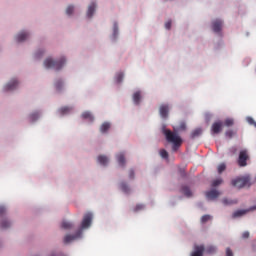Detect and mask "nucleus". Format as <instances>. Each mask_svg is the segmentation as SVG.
Here are the masks:
<instances>
[{
    "label": "nucleus",
    "instance_id": "1",
    "mask_svg": "<svg viewBox=\"0 0 256 256\" xmlns=\"http://www.w3.org/2000/svg\"><path fill=\"white\" fill-rule=\"evenodd\" d=\"M92 221H93V214L86 213L83 217L80 229L76 232L75 235H66L64 237V243L68 244V243H71L72 241H75V239L81 238V235L83 234V229H89V227H91Z\"/></svg>",
    "mask_w": 256,
    "mask_h": 256
},
{
    "label": "nucleus",
    "instance_id": "2",
    "mask_svg": "<svg viewBox=\"0 0 256 256\" xmlns=\"http://www.w3.org/2000/svg\"><path fill=\"white\" fill-rule=\"evenodd\" d=\"M164 135L168 143L173 144V151H177V148L181 147L183 139H181L179 134L172 132L171 130H164Z\"/></svg>",
    "mask_w": 256,
    "mask_h": 256
},
{
    "label": "nucleus",
    "instance_id": "3",
    "mask_svg": "<svg viewBox=\"0 0 256 256\" xmlns=\"http://www.w3.org/2000/svg\"><path fill=\"white\" fill-rule=\"evenodd\" d=\"M66 61L67 60L64 57L58 61L53 60V58H47L44 61V66L46 69H55L56 71H59V69H62L63 65H65Z\"/></svg>",
    "mask_w": 256,
    "mask_h": 256
},
{
    "label": "nucleus",
    "instance_id": "4",
    "mask_svg": "<svg viewBox=\"0 0 256 256\" xmlns=\"http://www.w3.org/2000/svg\"><path fill=\"white\" fill-rule=\"evenodd\" d=\"M249 177L236 178L232 180L233 187H237V189H243V187H249Z\"/></svg>",
    "mask_w": 256,
    "mask_h": 256
},
{
    "label": "nucleus",
    "instance_id": "5",
    "mask_svg": "<svg viewBox=\"0 0 256 256\" xmlns=\"http://www.w3.org/2000/svg\"><path fill=\"white\" fill-rule=\"evenodd\" d=\"M248 159H249V152L247 150L240 151L239 157H238L239 167H247Z\"/></svg>",
    "mask_w": 256,
    "mask_h": 256
},
{
    "label": "nucleus",
    "instance_id": "6",
    "mask_svg": "<svg viewBox=\"0 0 256 256\" xmlns=\"http://www.w3.org/2000/svg\"><path fill=\"white\" fill-rule=\"evenodd\" d=\"M223 131V122L217 121L212 124L211 133L212 135H219Z\"/></svg>",
    "mask_w": 256,
    "mask_h": 256
},
{
    "label": "nucleus",
    "instance_id": "7",
    "mask_svg": "<svg viewBox=\"0 0 256 256\" xmlns=\"http://www.w3.org/2000/svg\"><path fill=\"white\" fill-rule=\"evenodd\" d=\"M221 29H223V20H214L212 22V31H214V33H220Z\"/></svg>",
    "mask_w": 256,
    "mask_h": 256
},
{
    "label": "nucleus",
    "instance_id": "8",
    "mask_svg": "<svg viewBox=\"0 0 256 256\" xmlns=\"http://www.w3.org/2000/svg\"><path fill=\"white\" fill-rule=\"evenodd\" d=\"M204 253H205L204 245H195L194 251L192 252L191 256H203Z\"/></svg>",
    "mask_w": 256,
    "mask_h": 256
},
{
    "label": "nucleus",
    "instance_id": "9",
    "mask_svg": "<svg viewBox=\"0 0 256 256\" xmlns=\"http://www.w3.org/2000/svg\"><path fill=\"white\" fill-rule=\"evenodd\" d=\"M17 85H19V82L16 79H13L8 84L4 86L5 91H14V89H17Z\"/></svg>",
    "mask_w": 256,
    "mask_h": 256
},
{
    "label": "nucleus",
    "instance_id": "10",
    "mask_svg": "<svg viewBox=\"0 0 256 256\" xmlns=\"http://www.w3.org/2000/svg\"><path fill=\"white\" fill-rule=\"evenodd\" d=\"M159 111L162 119L169 117V105H161Z\"/></svg>",
    "mask_w": 256,
    "mask_h": 256
},
{
    "label": "nucleus",
    "instance_id": "11",
    "mask_svg": "<svg viewBox=\"0 0 256 256\" xmlns=\"http://www.w3.org/2000/svg\"><path fill=\"white\" fill-rule=\"evenodd\" d=\"M219 195H220L219 191H217L215 189H212V190L206 192V197L210 201H213L214 199H217V197H219Z\"/></svg>",
    "mask_w": 256,
    "mask_h": 256
},
{
    "label": "nucleus",
    "instance_id": "12",
    "mask_svg": "<svg viewBox=\"0 0 256 256\" xmlns=\"http://www.w3.org/2000/svg\"><path fill=\"white\" fill-rule=\"evenodd\" d=\"M29 38V32H20L17 36H16V41L18 43H23V41H26V39Z\"/></svg>",
    "mask_w": 256,
    "mask_h": 256
},
{
    "label": "nucleus",
    "instance_id": "13",
    "mask_svg": "<svg viewBox=\"0 0 256 256\" xmlns=\"http://www.w3.org/2000/svg\"><path fill=\"white\" fill-rule=\"evenodd\" d=\"M116 159H117L120 167H125V154L124 153L117 154Z\"/></svg>",
    "mask_w": 256,
    "mask_h": 256
},
{
    "label": "nucleus",
    "instance_id": "14",
    "mask_svg": "<svg viewBox=\"0 0 256 256\" xmlns=\"http://www.w3.org/2000/svg\"><path fill=\"white\" fill-rule=\"evenodd\" d=\"M97 5H95V3H91L88 7V11H87V17L91 18L93 17V13H95V9H96Z\"/></svg>",
    "mask_w": 256,
    "mask_h": 256
},
{
    "label": "nucleus",
    "instance_id": "15",
    "mask_svg": "<svg viewBox=\"0 0 256 256\" xmlns=\"http://www.w3.org/2000/svg\"><path fill=\"white\" fill-rule=\"evenodd\" d=\"M249 212V210H237L233 213L232 217L233 219H237V217H243V215H246Z\"/></svg>",
    "mask_w": 256,
    "mask_h": 256
},
{
    "label": "nucleus",
    "instance_id": "16",
    "mask_svg": "<svg viewBox=\"0 0 256 256\" xmlns=\"http://www.w3.org/2000/svg\"><path fill=\"white\" fill-rule=\"evenodd\" d=\"M133 101L135 105H139L141 103V92L137 91L133 94Z\"/></svg>",
    "mask_w": 256,
    "mask_h": 256
},
{
    "label": "nucleus",
    "instance_id": "17",
    "mask_svg": "<svg viewBox=\"0 0 256 256\" xmlns=\"http://www.w3.org/2000/svg\"><path fill=\"white\" fill-rule=\"evenodd\" d=\"M201 133H203V130L201 128H196L195 130H193L190 134L191 139H195L196 137H199V135H201Z\"/></svg>",
    "mask_w": 256,
    "mask_h": 256
},
{
    "label": "nucleus",
    "instance_id": "18",
    "mask_svg": "<svg viewBox=\"0 0 256 256\" xmlns=\"http://www.w3.org/2000/svg\"><path fill=\"white\" fill-rule=\"evenodd\" d=\"M182 193L186 196V197H192L193 193L191 192V189L187 186H182L181 189Z\"/></svg>",
    "mask_w": 256,
    "mask_h": 256
},
{
    "label": "nucleus",
    "instance_id": "19",
    "mask_svg": "<svg viewBox=\"0 0 256 256\" xmlns=\"http://www.w3.org/2000/svg\"><path fill=\"white\" fill-rule=\"evenodd\" d=\"M204 251L206 253H208V255H213V253H216L217 247H215L213 245H209V246L206 247V249L204 248Z\"/></svg>",
    "mask_w": 256,
    "mask_h": 256
},
{
    "label": "nucleus",
    "instance_id": "20",
    "mask_svg": "<svg viewBox=\"0 0 256 256\" xmlns=\"http://www.w3.org/2000/svg\"><path fill=\"white\" fill-rule=\"evenodd\" d=\"M108 129H111V124L109 122H104L100 127L101 133H107Z\"/></svg>",
    "mask_w": 256,
    "mask_h": 256
},
{
    "label": "nucleus",
    "instance_id": "21",
    "mask_svg": "<svg viewBox=\"0 0 256 256\" xmlns=\"http://www.w3.org/2000/svg\"><path fill=\"white\" fill-rule=\"evenodd\" d=\"M82 118L83 119H88V121H94V117H93V114H91V112H89V111H86V112H83L82 113Z\"/></svg>",
    "mask_w": 256,
    "mask_h": 256
},
{
    "label": "nucleus",
    "instance_id": "22",
    "mask_svg": "<svg viewBox=\"0 0 256 256\" xmlns=\"http://www.w3.org/2000/svg\"><path fill=\"white\" fill-rule=\"evenodd\" d=\"M98 163H100V165H107V163H109V158H107V156L100 155L98 156Z\"/></svg>",
    "mask_w": 256,
    "mask_h": 256
},
{
    "label": "nucleus",
    "instance_id": "23",
    "mask_svg": "<svg viewBox=\"0 0 256 256\" xmlns=\"http://www.w3.org/2000/svg\"><path fill=\"white\" fill-rule=\"evenodd\" d=\"M0 227L1 229H9V227H11V222H9L7 219L1 220Z\"/></svg>",
    "mask_w": 256,
    "mask_h": 256
},
{
    "label": "nucleus",
    "instance_id": "24",
    "mask_svg": "<svg viewBox=\"0 0 256 256\" xmlns=\"http://www.w3.org/2000/svg\"><path fill=\"white\" fill-rule=\"evenodd\" d=\"M224 125L225 127H233V125H235V120H233V118H226L224 120Z\"/></svg>",
    "mask_w": 256,
    "mask_h": 256
},
{
    "label": "nucleus",
    "instance_id": "25",
    "mask_svg": "<svg viewBox=\"0 0 256 256\" xmlns=\"http://www.w3.org/2000/svg\"><path fill=\"white\" fill-rule=\"evenodd\" d=\"M120 189H121V191H123L124 193H130V191H131V188H129V186H128L127 183H125V182H122V183L120 184Z\"/></svg>",
    "mask_w": 256,
    "mask_h": 256
},
{
    "label": "nucleus",
    "instance_id": "26",
    "mask_svg": "<svg viewBox=\"0 0 256 256\" xmlns=\"http://www.w3.org/2000/svg\"><path fill=\"white\" fill-rule=\"evenodd\" d=\"M71 109H72V108L69 107V106H64V107H62V108L59 109V113H60L61 115H67V113H70Z\"/></svg>",
    "mask_w": 256,
    "mask_h": 256
},
{
    "label": "nucleus",
    "instance_id": "27",
    "mask_svg": "<svg viewBox=\"0 0 256 256\" xmlns=\"http://www.w3.org/2000/svg\"><path fill=\"white\" fill-rule=\"evenodd\" d=\"M223 205H237V200H231V199H227L224 198L222 200Z\"/></svg>",
    "mask_w": 256,
    "mask_h": 256
},
{
    "label": "nucleus",
    "instance_id": "28",
    "mask_svg": "<svg viewBox=\"0 0 256 256\" xmlns=\"http://www.w3.org/2000/svg\"><path fill=\"white\" fill-rule=\"evenodd\" d=\"M61 227H62V229L69 230V229L73 228V224L71 222H68V221H63L62 224H61Z\"/></svg>",
    "mask_w": 256,
    "mask_h": 256
},
{
    "label": "nucleus",
    "instance_id": "29",
    "mask_svg": "<svg viewBox=\"0 0 256 256\" xmlns=\"http://www.w3.org/2000/svg\"><path fill=\"white\" fill-rule=\"evenodd\" d=\"M160 156L162 159H169V153L165 149L160 150Z\"/></svg>",
    "mask_w": 256,
    "mask_h": 256
},
{
    "label": "nucleus",
    "instance_id": "30",
    "mask_svg": "<svg viewBox=\"0 0 256 256\" xmlns=\"http://www.w3.org/2000/svg\"><path fill=\"white\" fill-rule=\"evenodd\" d=\"M39 119V112H34L30 115L31 121H37Z\"/></svg>",
    "mask_w": 256,
    "mask_h": 256
},
{
    "label": "nucleus",
    "instance_id": "31",
    "mask_svg": "<svg viewBox=\"0 0 256 256\" xmlns=\"http://www.w3.org/2000/svg\"><path fill=\"white\" fill-rule=\"evenodd\" d=\"M143 209H145V205L143 204H138L135 206L134 208V213H137L138 211H143Z\"/></svg>",
    "mask_w": 256,
    "mask_h": 256
},
{
    "label": "nucleus",
    "instance_id": "32",
    "mask_svg": "<svg viewBox=\"0 0 256 256\" xmlns=\"http://www.w3.org/2000/svg\"><path fill=\"white\" fill-rule=\"evenodd\" d=\"M73 11H75V7L74 6H68L67 8H66V14L67 15H73Z\"/></svg>",
    "mask_w": 256,
    "mask_h": 256
},
{
    "label": "nucleus",
    "instance_id": "33",
    "mask_svg": "<svg viewBox=\"0 0 256 256\" xmlns=\"http://www.w3.org/2000/svg\"><path fill=\"white\" fill-rule=\"evenodd\" d=\"M227 169V166L225 165V163H222L218 166V173L221 174L223 173V171H225Z\"/></svg>",
    "mask_w": 256,
    "mask_h": 256
},
{
    "label": "nucleus",
    "instance_id": "34",
    "mask_svg": "<svg viewBox=\"0 0 256 256\" xmlns=\"http://www.w3.org/2000/svg\"><path fill=\"white\" fill-rule=\"evenodd\" d=\"M223 183V179H216L212 182V187H219Z\"/></svg>",
    "mask_w": 256,
    "mask_h": 256
},
{
    "label": "nucleus",
    "instance_id": "35",
    "mask_svg": "<svg viewBox=\"0 0 256 256\" xmlns=\"http://www.w3.org/2000/svg\"><path fill=\"white\" fill-rule=\"evenodd\" d=\"M187 129V124L185 122H181L179 127L177 128V131H185Z\"/></svg>",
    "mask_w": 256,
    "mask_h": 256
},
{
    "label": "nucleus",
    "instance_id": "36",
    "mask_svg": "<svg viewBox=\"0 0 256 256\" xmlns=\"http://www.w3.org/2000/svg\"><path fill=\"white\" fill-rule=\"evenodd\" d=\"M207 221H211V215H204L201 217V223H207Z\"/></svg>",
    "mask_w": 256,
    "mask_h": 256
},
{
    "label": "nucleus",
    "instance_id": "37",
    "mask_svg": "<svg viewBox=\"0 0 256 256\" xmlns=\"http://www.w3.org/2000/svg\"><path fill=\"white\" fill-rule=\"evenodd\" d=\"M247 123H249V125H254V127L256 128V122L252 117L247 118Z\"/></svg>",
    "mask_w": 256,
    "mask_h": 256
},
{
    "label": "nucleus",
    "instance_id": "38",
    "mask_svg": "<svg viewBox=\"0 0 256 256\" xmlns=\"http://www.w3.org/2000/svg\"><path fill=\"white\" fill-rule=\"evenodd\" d=\"M225 135H226V137L231 139L233 137V135H235V132H233V130H228V131H226Z\"/></svg>",
    "mask_w": 256,
    "mask_h": 256
},
{
    "label": "nucleus",
    "instance_id": "39",
    "mask_svg": "<svg viewBox=\"0 0 256 256\" xmlns=\"http://www.w3.org/2000/svg\"><path fill=\"white\" fill-rule=\"evenodd\" d=\"M123 77V73H118L116 77L117 83H121V81H123Z\"/></svg>",
    "mask_w": 256,
    "mask_h": 256
},
{
    "label": "nucleus",
    "instance_id": "40",
    "mask_svg": "<svg viewBox=\"0 0 256 256\" xmlns=\"http://www.w3.org/2000/svg\"><path fill=\"white\" fill-rule=\"evenodd\" d=\"M5 213H7V209L5 208V206H0V217H3Z\"/></svg>",
    "mask_w": 256,
    "mask_h": 256
},
{
    "label": "nucleus",
    "instance_id": "41",
    "mask_svg": "<svg viewBox=\"0 0 256 256\" xmlns=\"http://www.w3.org/2000/svg\"><path fill=\"white\" fill-rule=\"evenodd\" d=\"M61 87H63V82L61 81L56 82V89H58V91H60Z\"/></svg>",
    "mask_w": 256,
    "mask_h": 256
},
{
    "label": "nucleus",
    "instance_id": "42",
    "mask_svg": "<svg viewBox=\"0 0 256 256\" xmlns=\"http://www.w3.org/2000/svg\"><path fill=\"white\" fill-rule=\"evenodd\" d=\"M118 31H119V26H117V23H115L114 24V37H116Z\"/></svg>",
    "mask_w": 256,
    "mask_h": 256
},
{
    "label": "nucleus",
    "instance_id": "43",
    "mask_svg": "<svg viewBox=\"0 0 256 256\" xmlns=\"http://www.w3.org/2000/svg\"><path fill=\"white\" fill-rule=\"evenodd\" d=\"M129 179H135V171L133 170L129 171Z\"/></svg>",
    "mask_w": 256,
    "mask_h": 256
},
{
    "label": "nucleus",
    "instance_id": "44",
    "mask_svg": "<svg viewBox=\"0 0 256 256\" xmlns=\"http://www.w3.org/2000/svg\"><path fill=\"white\" fill-rule=\"evenodd\" d=\"M242 239H249V231L243 232Z\"/></svg>",
    "mask_w": 256,
    "mask_h": 256
},
{
    "label": "nucleus",
    "instance_id": "45",
    "mask_svg": "<svg viewBox=\"0 0 256 256\" xmlns=\"http://www.w3.org/2000/svg\"><path fill=\"white\" fill-rule=\"evenodd\" d=\"M226 256H233V251L231 250V248L226 249Z\"/></svg>",
    "mask_w": 256,
    "mask_h": 256
},
{
    "label": "nucleus",
    "instance_id": "46",
    "mask_svg": "<svg viewBox=\"0 0 256 256\" xmlns=\"http://www.w3.org/2000/svg\"><path fill=\"white\" fill-rule=\"evenodd\" d=\"M165 28L166 29H171V21H168L165 23Z\"/></svg>",
    "mask_w": 256,
    "mask_h": 256
},
{
    "label": "nucleus",
    "instance_id": "47",
    "mask_svg": "<svg viewBox=\"0 0 256 256\" xmlns=\"http://www.w3.org/2000/svg\"><path fill=\"white\" fill-rule=\"evenodd\" d=\"M50 256H56L55 254H51Z\"/></svg>",
    "mask_w": 256,
    "mask_h": 256
},
{
    "label": "nucleus",
    "instance_id": "48",
    "mask_svg": "<svg viewBox=\"0 0 256 256\" xmlns=\"http://www.w3.org/2000/svg\"><path fill=\"white\" fill-rule=\"evenodd\" d=\"M253 209H256V206Z\"/></svg>",
    "mask_w": 256,
    "mask_h": 256
},
{
    "label": "nucleus",
    "instance_id": "49",
    "mask_svg": "<svg viewBox=\"0 0 256 256\" xmlns=\"http://www.w3.org/2000/svg\"><path fill=\"white\" fill-rule=\"evenodd\" d=\"M255 181H256V177H255Z\"/></svg>",
    "mask_w": 256,
    "mask_h": 256
}]
</instances>
